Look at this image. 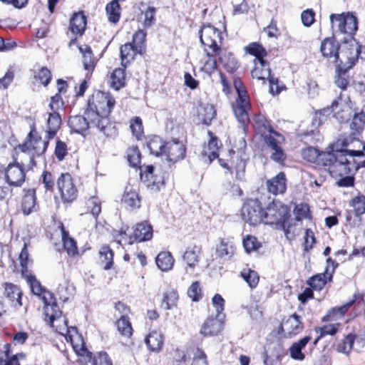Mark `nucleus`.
I'll list each match as a JSON object with an SVG mask.
<instances>
[{
	"label": "nucleus",
	"mask_w": 365,
	"mask_h": 365,
	"mask_svg": "<svg viewBox=\"0 0 365 365\" xmlns=\"http://www.w3.org/2000/svg\"><path fill=\"white\" fill-rule=\"evenodd\" d=\"M201 252L200 246L192 245L187 247L182 256L183 261L187 264L186 272H188V269H193L198 264Z\"/></svg>",
	"instance_id": "nucleus-20"
},
{
	"label": "nucleus",
	"mask_w": 365,
	"mask_h": 365,
	"mask_svg": "<svg viewBox=\"0 0 365 365\" xmlns=\"http://www.w3.org/2000/svg\"><path fill=\"white\" fill-rule=\"evenodd\" d=\"M287 179L284 173L281 172L271 180H267L268 191L274 195L282 194L287 189Z\"/></svg>",
	"instance_id": "nucleus-23"
},
{
	"label": "nucleus",
	"mask_w": 365,
	"mask_h": 365,
	"mask_svg": "<svg viewBox=\"0 0 365 365\" xmlns=\"http://www.w3.org/2000/svg\"><path fill=\"white\" fill-rule=\"evenodd\" d=\"M148 148L152 155L159 156L164 154L165 143L158 136L153 137L147 143Z\"/></svg>",
	"instance_id": "nucleus-37"
},
{
	"label": "nucleus",
	"mask_w": 365,
	"mask_h": 365,
	"mask_svg": "<svg viewBox=\"0 0 365 365\" xmlns=\"http://www.w3.org/2000/svg\"><path fill=\"white\" fill-rule=\"evenodd\" d=\"M156 9L155 7L149 6L145 12L144 26L150 27L155 24Z\"/></svg>",
	"instance_id": "nucleus-63"
},
{
	"label": "nucleus",
	"mask_w": 365,
	"mask_h": 365,
	"mask_svg": "<svg viewBox=\"0 0 365 365\" xmlns=\"http://www.w3.org/2000/svg\"><path fill=\"white\" fill-rule=\"evenodd\" d=\"M220 31L213 26H203L199 31L200 41L205 47H208L214 53H217L220 51V47L217 43V39L220 38Z\"/></svg>",
	"instance_id": "nucleus-11"
},
{
	"label": "nucleus",
	"mask_w": 365,
	"mask_h": 365,
	"mask_svg": "<svg viewBox=\"0 0 365 365\" xmlns=\"http://www.w3.org/2000/svg\"><path fill=\"white\" fill-rule=\"evenodd\" d=\"M246 52L255 56V61L264 60V57L267 56L266 49L259 43L254 42L250 43L245 48Z\"/></svg>",
	"instance_id": "nucleus-41"
},
{
	"label": "nucleus",
	"mask_w": 365,
	"mask_h": 365,
	"mask_svg": "<svg viewBox=\"0 0 365 365\" xmlns=\"http://www.w3.org/2000/svg\"><path fill=\"white\" fill-rule=\"evenodd\" d=\"M145 343L150 351L159 352L164 344L163 334L159 330H152L145 339Z\"/></svg>",
	"instance_id": "nucleus-24"
},
{
	"label": "nucleus",
	"mask_w": 365,
	"mask_h": 365,
	"mask_svg": "<svg viewBox=\"0 0 365 365\" xmlns=\"http://www.w3.org/2000/svg\"><path fill=\"white\" fill-rule=\"evenodd\" d=\"M125 68H115L110 76V86L115 91L120 90L125 85Z\"/></svg>",
	"instance_id": "nucleus-34"
},
{
	"label": "nucleus",
	"mask_w": 365,
	"mask_h": 365,
	"mask_svg": "<svg viewBox=\"0 0 365 365\" xmlns=\"http://www.w3.org/2000/svg\"><path fill=\"white\" fill-rule=\"evenodd\" d=\"M294 214L298 221L309 218L310 217L309 205L306 203L297 205L294 209Z\"/></svg>",
	"instance_id": "nucleus-54"
},
{
	"label": "nucleus",
	"mask_w": 365,
	"mask_h": 365,
	"mask_svg": "<svg viewBox=\"0 0 365 365\" xmlns=\"http://www.w3.org/2000/svg\"><path fill=\"white\" fill-rule=\"evenodd\" d=\"M243 246L247 252L256 250L259 247L256 237L250 235L243 240Z\"/></svg>",
	"instance_id": "nucleus-64"
},
{
	"label": "nucleus",
	"mask_w": 365,
	"mask_h": 365,
	"mask_svg": "<svg viewBox=\"0 0 365 365\" xmlns=\"http://www.w3.org/2000/svg\"><path fill=\"white\" fill-rule=\"evenodd\" d=\"M92 365H113V363L106 352H99L95 355L91 361Z\"/></svg>",
	"instance_id": "nucleus-59"
},
{
	"label": "nucleus",
	"mask_w": 365,
	"mask_h": 365,
	"mask_svg": "<svg viewBox=\"0 0 365 365\" xmlns=\"http://www.w3.org/2000/svg\"><path fill=\"white\" fill-rule=\"evenodd\" d=\"M202 63L203 65L201 67V71L210 76L215 72L217 67L216 58L206 59Z\"/></svg>",
	"instance_id": "nucleus-61"
},
{
	"label": "nucleus",
	"mask_w": 365,
	"mask_h": 365,
	"mask_svg": "<svg viewBox=\"0 0 365 365\" xmlns=\"http://www.w3.org/2000/svg\"><path fill=\"white\" fill-rule=\"evenodd\" d=\"M365 124V113L356 114L350 123V128L356 133H359Z\"/></svg>",
	"instance_id": "nucleus-53"
},
{
	"label": "nucleus",
	"mask_w": 365,
	"mask_h": 365,
	"mask_svg": "<svg viewBox=\"0 0 365 365\" xmlns=\"http://www.w3.org/2000/svg\"><path fill=\"white\" fill-rule=\"evenodd\" d=\"M71 30L73 34L82 35L86 26V17L83 13H76L70 21Z\"/></svg>",
	"instance_id": "nucleus-31"
},
{
	"label": "nucleus",
	"mask_w": 365,
	"mask_h": 365,
	"mask_svg": "<svg viewBox=\"0 0 365 365\" xmlns=\"http://www.w3.org/2000/svg\"><path fill=\"white\" fill-rule=\"evenodd\" d=\"M290 217L289 207L280 201L273 200L263 210L262 222L267 225H275V227L289 233V225L288 219Z\"/></svg>",
	"instance_id": "nucleus-3"
},
{
	"label": "nucleus",
	"mask_w": 365,
	"mask_h": 365,
	"mask_svg": "<svg viewBox=\"0 0 365 365\" xmlns=\"http://www.w3.org/2000/svg\"><path fill=\"white\" fill-rule=\"evenodd\" d=\"M360 48L361 46L355 39L346 42L340 47L339 62L336 66L339 71L346 72L356 64L361 53Z\"/></svg>",
	"instance_id": "nucleus-6"
},
{
	"label": "nucleus",
	"mask_w": 365,
	"mask_h": 365,
	"mask_svg": "<svg viewBox=\"0 0 365 365\" xmlns=\"http://www.w3.org/2000/svg\"><path fill=\"white\" fill-rule=\"evenodd\" d=\"M246 162L242 158H237L234 169L235 170V177L238 180H242L245 176Z\"/></svg>",
	"instance_id": "nucleus-60"
},
{
	"label": "nucleus",
	"mask_w": 365,
	"mask_h": 365,
	"mask_svg": "<svg viewBox=\"0 0 365 365\" xmlns=\"http://www.w3.org/2000/svg\"><path fill=\"white\" fill-rule=\"evenodd\" d=\"M355 339V335L349 334L344 339H342L336 346V351L339 353L345 354L349 355L351 352Z\"/></svg>",
	"instance_id": "nucleus-42"
},
{
	"label": "nucleus",
	"mask_w": 365,
	"mask_h": 365,
	"mask_svg": "<svg viewBox=\"0 0 365 365\" xmlns=\"http://www.w3.org/2000/svg\"><path fill=\"white\" fill-rule=\"evenodd\" d=\"M145 182H147L148 187L155 190H159L160 187L165 185V178L163 175L158 176L157 175H154L153 179L150 178V180H145Z\"/></svg>",
	"instance_id": "nucleus-62"
},
{
	"label": "nucleus",
	"mask_w": 365,
	"mask_h": 365,
	"mask_svg": "<svg viewBox=\"0 0 365 365\" xmlns=\"http://www.w3.org/2000/svg\"><path fill=\"white\" fill-rule=\"evenodd\" d=\"M54 154L58 161L63 160L66 155L68 154L66 144L61 140H57L56 143Z\"/></svg>",
	"instance_id": "nucleus-57"
},
{
	"label": "nucleus",
	"mask_w": 365,
	"mask_h": 365,
	"mask_svg": "<svg viewBox=\"0 0 365 365\" xmlns=\"http://www.w3.org/2000/svg\"><path fill=\"white\" fill-rule=\"evenodd\" d=\"M330 21L332 29H334L336 24L338 31L340 34H347L349 36H353L358 29L357 18L349 13L332 14L330 15Z\"/></svg>",
	"instance_id": "nucleus-7"
},
{
	"label": "nucleus",
	"mask_w": 365,
	"mask_h": 365,
	"mask_svg": "<svg viewBox=\"0 0 365 365\" xmlns=\"http://www.w3.org/2000/svg\"><path fill=\"white\" fill-rule=\"evenodd\" d=\"M207 133L210 136V140L207 145L204 148L202 155L205 158V162L210 163L213 160L218 158V151L222 144L211 131H208Z\"/></svg>",
	"instance_id": "nucleus-18"
},
{
	"label": "nucleus",
	"mask_w": 365,
	"mask_h": 365,
	"mask_svg": "<svg viewBox=\"0 0 365 365\" xmlns=\"http://www.w3.org/2000/svg\"><path fill=\"white\" fill-rule=\"evenodd\" d=\"M44 302V312L46 318H48L51 326L53 327L55 321L63 322L66 325V320L61 318L62 312L59 309L57 303L55 301L53 294L49 292L43 297Z\"/></svg>",
	"instance_id": "nucleus-12"
},
{
	"label": "nucleus",
	"mask_w": 365,
	"mask_h": 365,
	"mask_svg": "<svg viewBox=\"0 0 365 365\" xmlns=\"http://www.w3.org/2000/svg\"><path fill=\"white\" fill-rule=\"evenodd\" d=\"M178 299V292L173 289L170 290L164 294L161 307L165 310L170 309L176 304Z\"/></svg>",
	"instance_id": "nucleus-45"
},
{
	"label": "nucleus",
	"mask_w": 365,
	"mask_h": 365,
	"mask_svg": "<svg viewBox=\"0 0 365 365\" xmlns=\"http://www.w3.org/2000/svg\"><path fill=\"white\" fill-rule=\"evenodd\" d=\"M20 266L21 267L22 276H27L29 271V265L32 263V260L29 258V253L27 249V243L24 244L21 253L19 257Z\"/></svg>",
	"instance_id": "nucleus-43"
},
{
	"label": "nucleus",
	"mask_w": 365,
	"mask_h": 365,
	"mask_svg": "<svg viewBox=\"0 0 365 365\" xmlns=\"http://www.w3.org/2000/svg\"><path fill=\"white\" fill-rule=\"evenodd\" d=\"M174 258L169 252H162L158 255L155 262L158 267L164 272L171 269L174 264Z\"/></svg>",
	"instance_id": "nucleus-33"
},
{
	"label": "nucleus",
	"mask_w": 365,
	"mask_h": 365,
	"mask_svg": "<svg viewBox=\"0 0 365 365\" xmlns=\"http://www.w3.org/2000/svg\"><path fill=\"white\" fill-rule=\"evenodd\" d=\"M146 32L143 30H138L133 36V43L135 46V50H138L139 53H142L143 50V44L145 41Z\"/></svg>",
	"instance_id": "nucleus-52"
},
{
	"label": "nucleus",
	"mask_w": 365,
	"mask_h": 365,
	"mask_svg": "<svg viewBox=\"0 0 365 365\" xmlns=\"http://www.w3.org/2000/svg\"><path fill=\"white\" fill-rule=\"evenodd\" d=\"M122 202L130 208H136L140 207V198L138 193L133 187H126Z\"/></svg>",
	"instance_id": "nucleus-32"
},
{
	"label": "nucleus",
	"mask_w": 365,
	"mask_h": 365,
	"mask_svg": "<svg viewBox=\"0 0 365 365\" xmlns=\"http://www.w3.org/2000/svg\"><path fill=\"white\" fill-rule=\"evenodd\" d=\"M186 148L184 144L178 140H173L165 143L164 154L170 162L176 163L185 158Z\"/></svg>",
	"instance_id": "nucleus-15"
},
{
	"label": "nucleus",
	"mask_w": 365,
	"mask_h": 365,
	"mask_svg": "<svg viewBox=\"0 0 365 365\" xmlns=\"http://www.w3.org/2000/svg\"><path fill=\"white\" fill-rule=\"evenodd\" d=\"M197 115L203 124L210 125L216 116V110L212 104H200L197 109Z\"/></svg>",
	"instance_id": "nucleus-27"
},
{
	"label": "nucleus",
	"mask_w": 365,
	"mask_h": 365,
	"mask_svg": "<svg viewBox=\"0 0 365 365\" xmlns=\"http://www.w3.org/2000/svg\"><path fill=\"white\" fill-rule=\"evenodd\" d=\"M331 279L332 273H328V268H327L324 273L318 274L310 277L307 284L314 289L321 290L327 284V280L331 281Z\"/></svg>",
	"instance_id": "nucleus-29"
},
{
	"label": "nucleus",
	"mask_w": 365,
	"mask_h": 365,
	"mask_svg": "<svg viewBox=\"0 0 365 365\" xmlns=\"http://www.w3.org/2000/svg\"><path fill=\"white\" fill-rule=\"evenodd\" d=\"M240 277L247 282L252 289L257 287L259 281V276L258 273L249 268L243 269L240 272Z\"/></svg>",
	"instance_id": "nucleus-36"
},
{
	"label": "nucleus",
	"mask_w": 365,
	"mask_h": 365,
	"mask_svg": "<svg viewBox=\"0 0 365 365\" xmlns=\"http://www.w3.org/2000/svg\"><path fill=\"white\" fill-rule=\"evenodd\" d=\"M350 205L353 207L356 215L365 213V195H359L351 200Z\"/></svg>",
	"instance_id": "nucleus-51"
},
{
	"label": "nucleus",
	"mask_w": 365,
	"mask_h": 365,
	"mask_svg": "<svg viewBox=\"0 0 365 365\" xmlns=\"http://www.w3.org/2000/svg\"><path fill=\"white\" fill-rule=\"evenodd\" d=\"M39 182L46 191L52 192L55 186L56 178L51 172L44 170L41 175Z\"/></svg>",
	"instance_id": "nucleus-46"
},
{
	"label": "nucleus",
	"mask_w": 365,
	"mask_h": 365,
	"mask_svg": "<svg viewBox=\"0 0 365 365\" xmlns=\"http://www.w3.org/2000/svg\"><path fill=\"white\" fill-rule=\"evenodd\" d=\"M122 65L126 67V63L134 58L135 55L138 53L135 46L131 43H127L121 46L120 48Z\"/></svg>",
	"instance_id": "nucleus-35"
},
{
	"label": "nucleus",
	"mask_w": 365,
	"mask_h": 365,
	"mask_svg": "<svg viewBox=\"0 0 365 365\" xmlns=\"http://www.w3.org/2000/svg\"><path fill=\"white\" fill-rule=\"evenodd\" d=\"M99 264L103 269L109 270L113 265V252L108 245H103L99 250Z\"/></svg>",
	"instance_id": "nucleus-30"
},
{
	"label": "nucleus",
	"mask_w": 365,
	"mask_h": 365,
	"mask_svg": "<svg viewBox=\"0 0 365 365\" xmlns=\"http://www.w3.org/2000/svg\"><path fill=\"white\" fill-rule=\"evenodd\" d=\"M208 317L202 324L200 333L205 337L218 335L223 329V321L217 317Z\"/></svg>",
	"instance_id": "nucleus-16"
},
{
	"label": "nucleus",
	"mask_w": 365,
	"mask_h": 365,
	"mask_svg": "<svg viewBox=\"0 0 365 365\" xmlns=\"http://www.w3.org/2000/svg\"><path fill=\"white\" fill-rule=\"evenodd\" d=\"M58 189L63 202H72L78 195V190L73 183L71 175L61 173L56 180Z\"/></svg>",
	"instance_id": "nucleus-9"
},
{
	"label": "nucleus",
	"mask_w": 365,
	"mask_h": 365,
	"mask_svg": "<svg viewBox=\"0 0 365 365\" xmlns=\"http://www.w3.org/2000/svg\"><path fill=\"white\" fill-rule=\"evenodd\" d=\"M234 86L237 93V98L232 103V107L237 120L245 129L250 121L248 115V110L250 109L249 97L240 79L235 80Z\"/></svg>",
	"instance_id": "nucleus-5"
},
{
	"label": "nucleus",
	"mask_w": 365,
	"mask_h": 365,
	"mask_svg": "<svg viewBox=\"0 0 365 365\" xmlns=\"http://www.w3.org/2000/svg\"><path fill=\"white\" fill-rule=\"evenodd\" d=\"M115 105V100L110 93L99 91L88 98L83 115L69 118L68 126L72 131L81 134L93 126L106 136L114 138L118 135V129L109 115Z\"/></svg>",
	"instance_id": "nucleus-1"
},
{
	"label": "nucleus",
	"mask_w": 365,
	"mask_h": 365,
	"mask_svg": "<svg viewBox=\"0 0 365 365\" xmlns=\"http://www.w3.org/2000/svg\"><path fill=\"white\" fill-rule=\"evenodd\" d=\"M61 234L65 250L69 255L74 256L78 252L76 241L69 237L68 232L64 230L63 227H61Z\"/></svg>",
	"instance_id": "nucleus-38"
},
{
	"label": "nucleus",
	"mask_w": 365,
	"mask_h": 365,
	"mask_svg": "<svg viewBox=\"0 0 365 365\" xmlns=\"http://www.w3.org/2000/svg\"><path fill=\"white\" fill-rule=\"evenodd\" d=\"M255 67L252 70V76L257 80L268 79L270 84L274 83V78L271 76L269 64L265 60L254 61Z\"/></svg>",
	"instance_id": "nucleus-19"
},
{
	"label": "nucleus",
	"mask_w": 365,
	"mask_h": 365,
	"mask_svg": "<svg viewBox=\"0 0 365 365\" xmlns=\"http://www.w3.org/2000/svg\"><path fill=\"white\" fill-rule=\"evenodd\" d=\"M21 210L24 215H29L36 210V191L29 189L26 191L21 202Z\"/></svg>",
	"instance_id": "nucleus-26"
},
{
	"label": "nucleus",
	"mask_w": 365,
	"mask_h": 365,
	"mask_svg": "<svg viewBox=\"0 0 365 365\" xmlns=\"http://www.w3.org/2000/svg\"><path fill=\"white\" fill-rule=\"evenodd\" d=\"M130 128L133 135H134L137 140H139L142 139L144 133L143 122L140 117H135L130 120Z\"/></svg>",
	"instance_id": "nucleus-47"
},
{
	"label": "nucleus",
	"mask_w": 365,
	"mask_h": 365,
	"mask_svg": "<svg viewBox=\"0 0 365 365\" xmlns=\"http://www.w3.org/2000/svg\"><path fill=\"white\" fill-rule=\"evenodd\" d=\"M285 326L288 327L289 333L296 334L303 329V324L300 317L297 314H292L285 322Z\"/></svg>",
	"instance_id": "nucleus-44"
},
{
	"label": "nucleus",
	"mask_w": 365,
	"mask_h": 365,
	"mask_svg": "<svg viewBox=\"0 0 365 365\" xmlns=\"http://www.w3.org/2000/svg\"><path fill=\"white\" fill-rule=\"evenodd\" d=\"M5 180L10 187H21L26 178V173L18 162L9 163L5 169Z\"/></svg>",
	"instance_id": "nucleus-10"
},
{
	"label": "nucleus",
	"mask_w": 365,
	"mask_h": 365,
	"mask_svg": "<svg viewBox=\"0 0 365 365\" xmlns=\"http://www.w3.org/2000/svg\"><path fill=\"white\" fill-rule=\"evenodd\" d=\"M263 209L257 199H249L241 209L242 218L251 225H256L262 220Z\"/></svg>",
	"instance_id": "nucleus-8"
},
{
	"label": "nucleus",
	"mask_w": 365,
	"mask_h": 365,
	"mask_svg": "<svg viewBox=\"0 0 365 365\" xmlns=\"http://www.w3.org/2000/svg\"><path fill=\"white\" fill-rule=\"evenodd\" d=\"M187 294L194 302L200 300L202 297V290L198 282H195L190 286L187 290Z\"/></svg>",
	"instance_id": "nucleus-58"
},
{
	"label": "nucleus",
	"mask_w": 365,
	"mask_h": 365,
	"mask_svg": "<svg viewBox=\"0 0 365 365\" xmlns=\"http://www.w3.org/2000/svg\"><path fill=\"white\" fill-rule=\"evenodd\" d=\"M88 210H90L92 215L97 218L101 212V203L97 197H92L87 202Z\"/></svg>",
	"instance_id": "nucleus-55"
},
{
	"label": "nucleus",
	"mask_w": 365,
	"mask_h": 365,
	"mask_svg": "<svg viewBox=\"0 0 365 365\" xmlns=\"http://www.w3.org/2000/svg\"><path fill=\"white\" fill-rule=\"evenodd\" d=\"M340 45L334 38H326L321 43L320 51L330 63H338Z\"/></svg>",
	"instance_id": "nucleus-13"
},
{
	"label": "nucleus",
	"mask_w": 365,
	"mask_h": 365,
	"mask_svg": "<svg viewBox=\"0 0 365 365\" xmlns=\"http://www.w3.org/2000/svg\"><path fill=\"white\" fill-rule=\"evenodd\" d=\"M264 140L267 146L273 150L281 147L280 145L284 141V137L279 133L271 129L269 134L265 136Z\"/></svg>",
	"instance_id": "nucleus-40"
},
{
	"label": "nucleus",
	"mask_w": 365,
	"mask_h": 365,
	"mask_svg": "<svg viewBox=\"0 0 365 365\" xmlns=\"http://www.w3.org/2000/svg\"><path fill=\"white\" fill-rule=\"evenodd\" d=\"M319 150L314 147L309 146L302 150V156L306 161L317 164L319 156Z\"/></svg>",
	"instance_id": "nucleus-50"
},
{
	"label": "nucleus",
	"mask_w": 365,
	"mask_h": 365,
	"mask_svg": "<svg viewBox=\"0 0 365 365\" xmlns=\"http://www.w3.org/2000/svg\"><path fill=\"white\" fill-rule=\"evenodd\" d=\"M218 56V61L224 68L230 73H233L238 68V62L235 55L227 51H220L215 53Z\"/></svg>",
	"instance_id": "nucleus-22"
},
{
	"label": "nucleus",
	"mask_w": 365,
	"mask_h": 365,
	"mask_svg": "<svg viewBox=\"0 0 365 365\" xmlns=\"http://www.w3.org/2000/svg\"><path fill=\"white\" fill-rule=\"evenodd\" d=\"M116 324L117 329L122 335L126 336L132 335L133 329L128 317H120Z\"/></svg>",
	"instance_id": "nucleus-49"
},
{
	"label": "nucleus",
	"mask_w": 365,
	"mask_h": 365,
	"mask_svg": "<svg viewBox=\"0 0 365 365\" xmlns=\"http://www.w3.org/2000/svg\"><path fill=\"white\" fill-rule=\"evenodd\" d=\"M48 139L42 140L41 135L36 130L35 126L31 127V130L26 136V141L19 145V149L29 156V163L27 165L29 169L36 166V156H41L44 154L49 144Z\"/></svg>",
	"instance_id": "nucleus-4"
},
{
	"label": "nucleus",
	"mask_w": 365,
	"mask_h": 365,
	"mask_svg": "<svg viewBox=\"0 0 365 365\" xmlns=\"http://www.w3.org/2000/svg\"><path fill=\"white\" fill-rule=\"evenodd\" d=\"M23 277L27 278L31 291L34 294L40 295L43 292V288L41 283L36 279L35 276L31 275L29 272L27 273V276Z\"/></svg>",
	"instance_id": "nucleus-56"
},
{
	"label": "nucleus",
	"mask_w": 365,
	"mask_h": 365,
	"mask_svg": "<svg viewBox=\"0 0 365 365\" xmlns=\"http://www.w3.org/2000/svg\"><path fill=\"white\" fill-rule=\"evenodd\" d=\"M153 237V227L148 222L144 221L136 224L133 234L129 235L128 245L133 242H141L150 240Z\"/></svg>",
	"instance_id": "nucleus-14"
},
{
	"label": "nucleus",
	"mask_w": 365,
	"mask_h": 365,
	"mask_svg": "<svg viewBox=\"0 0 365 365\" xmlns=\"http://www.w3.org/2000/svg\"><path fill=\"white\" fill-rule=\"evenodd\" d=\"M79 51L82 54L83 68L88 73H92L96 67V61L91 48L86 45L78 46Z\"/></svg>",
	"instance_id": "nucleus-28"
},
{
	"label": "nucleus",
	"mask_w": 365,
	"mask_h": 365,
	"mask_svg": "<svg viewBox=\"0 0 365 365\" xmlns=\"http://www.w3.org/2000/svg\"><path fill=\"white\" fill-rule=\"evenodd\" d=\"M141 154L136 146H132L127 150V159L132 167H138L140 163Z\"/></svg>",
	"instance_id": "nucleus-48"
},
{
	"label": "nucleus",
	"mask_w": 365,
	"mask_h": 365,
	"mask_svg": "<svg viewBox=\"0 0 365 365\" xmlns=\"http://www.w3.org/2000/svg\"><path fill=\"white\" fill-rule=\"evenodd\" d=\"M216 252L220 257L230 259L234 255L235 247L231 242L222 240L217 247Z\"/></svg>",
	"instance_id": "nucleus-39"
},
{
	"label": "nucleus",
	"mask_w": 365,
	"mask_h": 365,
	"mask_svg": "<svg viewBox=\"0 0 365 365\" xmlns=\"http://www.w3.org/2000/svg\"><path fill=\"white\" fill-rule=\"evenodd\" d=\"M355 302H363L364 298L362 294L360 293H355L353 296V299L349 300L347 303H346L344 305L333 309L331 310L329 314L324 317L323 320L327 321L329 318H337L342 317L347 310L354 304Z\"/></svg>",
	"instance_id": "nucleus-25"
},
{
	"label": "nucleus",
	"mask_w": 365,
	"mask_h": 365,
	"mask_svg": "<svg viewBox=\"0 0 365 365\" xmlns=\"http://www.w3.org/2000/svg\"><path fill=\"white\" fill-rule=\"evenodd\" d=\"M362 150L342 149L332 152L319 151L317 165L329 167L331 172L339 175L351 174L349 158L364 157Z\"/></svg>",
	"instance_id": "nucleus-2"
},
{
	"label": "nucleus",
	"mask_w": 365,
	"mask_h": 365,
	"mask_svg": "<svg viewBox=\"0 0 365 365\" xmlns=\"http://www.w3.org/2000/svg\"><path fill=\"white\" fill-rule=\"evenodd\" d=\"M2 286L4 288V296L9 299L11 306L19 309L22 306V291L16 284L11 282H4Z\"/></svg>",
	"instance_id": "nucleus-17"
},
{
	"label": "nucleus",
	"mask_w": 365,
	"mask_h": 365,
	"mask_svg": "<svg viewBox=\"0 0 365 365\" xmlns=\"http://www.w3.org/2000/svg\"><path fill=\"white\" fill-rule=\"evenodd\" d=\"M61 122V115L58 112L52 111L49 113L46 122V139L51 140L56 135Z\"/></svg>",
	"instance_id": "nucleus-21"
}]
</instances>
